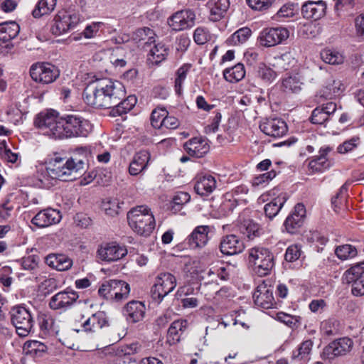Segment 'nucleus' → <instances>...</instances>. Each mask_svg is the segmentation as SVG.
<instances>
[{
  "label": "nucleus",
  "mask_w": 364,
  "mask_h": 364,
  "mask_svg": "<svg viewBox=\"0 0 364 364\" xmlns=\"http://www.w3.org/2000/svg\"><path fill=\"white\" fill-rule=\"evenodd\" d=\"M84 162L81 159L73 158H62L54 156L49 160L47 166L38 171V178L43 187L48 188L52 183L50 179L63 181H72L76 174L84 168Z\"/></svg>",
  "instance_id": "obj_1"
},
{
  "label": "nucleus",
  "mask_w": 364,
  "mask_h": 364,
  "mask_svg": "<svg viewBox=\"0 0 364 364\" xmlns=\"http://www.w3.org/2000/svg\"><path fill=\"white\" fill-rule=\"evenodd\" d=\"M127 220L132 230L139 235L149 236L156 227V222L150 208L138 205L127 213Z\"/></svg>",
  "instance_id": "obj_2"
},
{
  "label": "nucleus",
  "mask_w": 364,
  "mask_h": 364,
  "mask_svg": "<svg viewBox=\"0 0 364 364\" xmlns=\"http://www.w3.org/2000/svg\"><path fill=\"white\" fill-rule=\"evenodd\" d=\"M63 117H58V112L54 109H46L34 118V126L45 136L55 140H60Z\"/></svg>",
  "instance_id": "obj_3"
},
{
  "label": "nucleus",
  "mask_w": 364,
  "mask_h": 364,
  "mask_svg": "<svg viewBox=\"0 0 364 364\" xmlns=\"http://www.w3.org/2000/svg\"><path fill=\"white\" fill-rule=\"evenodd\" d=\"M63 127L60 140L73 137H85L92 132V124L84 117L77 114L63 117Z\"/></svg>",
  "instance_id": "obj_4"
},
{
  "label": "nucleus",
  "mask_w": 364,
  "mask_h": 364,
  "mask_svg": "<svg viewBox=\"0 0 364 364\" xmlns=\"http://www.w3.org/2000/svg\"><path fill=\"white\" fill-rule=\"evenodd\" d=\"M249 261L254 265L255 272L259 277L271 273L274 265V255L267 248L255 247L249 250Z\"/></svg>",
  "instance_id": "obj_5"
},
{
  "label": "nucleus",
  "mask_w": 364,
  "mask_h": 364,
  "mask_svg": "<svg viewBox=\"0 0 364 364\" xmlns=\"http://www.w3.org/2000/svg\"><path fill=\"white\" fill-rule=\"evenodd\" d=\"M155 36L152 29L144 27L137 29L132 36L133 40L136 43L144 42V49L148 51L147 64L149 67L157 65L159 63V48L154 39Z\"/></svg>",
  "instance_id": "obj_6"
},
{
  "label": "nucleus",
  "mask_w": 364,
  "mask_h": 364,
  "mask_svg": "<svg viewBox=\"0 0 364 364\" xmlns=\"http://www.w3.org/2000/svg\"><path fill=\"white\" fill-rule=\"evenodd\" d=\"M10 314L11 323L16 328L18 335L21 337L28 336L34 323L29 309L23 306H16L11 309Z\"/></svg>",
  "instance_id": "obj_7"
},
{
  "label": "nucleus",
  "mask_w": 364,
  "mask_h": 364,
  "mask_svg": "<svg viewBox=\"0 0 364 364\" xmlns=\"http://www.w3.org/2000/svg\"><path fill=\"white\" fill-rule=\"evenodd\" d=\"M79 14L65 10L59 11L53 20L50 32L54 36H60L75 28L80 23Z\"/></svg>",
  "instance_id": "obj_8"
},
{
  "label": "nucleus",
  "mask_w": 364,
  "mask_h": 364,
  "mask_svg": "<svg viewBox=\"0 0 364 364\" xmlns=\"http://www.w3.org/2000/svg\"><path fill=\"white\" fill-rule=\"evenodd\" d=\"M342 282L351 284V294L353 296H364V261L347 269L342 277Z\"/></svg>",
  "instance_id": "obj_9"
},
{
  "label": "nucleus",
  "mask_w": 364,
  "mask_h": 364,
  "mask_svg": "<svg viewBox=\"0 0 364 364\" xmlns=\"http://www.w3.org/2000/svg\"><path fill=\"white\" fill-rule=\"evenodd\" d=\"M354 343L349 337H342L331 341L326 346L322 352L323 360L332 362L336 358L345 356L353 348Z\"/></svg>",
  "instance_id": "obj_10"
},
{
  "label": "nucleus",
  "mask_w": 364,
  "mask_h": 364,
  "mask_svg": "<svg viewBox=\"0 0 364 364\" xmlns=\"http://www.w3.org/2000/svg\"><path fill=\"white\" fill-rule=\"evenodd\" d=\"M60 75L59 70L48 63H37L31 65L30 75L37 82L49 84L54 82Z\"/></svg>",
  "instance_id": "obj_11"
},
{
  "label": "nucleus",
  "mask_w": 364,
  "mask_h": 364,
  "mask_svg": "<svg viewBox=\"0 0 364 364\" xmlns=\"http://www.w3.org/2000/svg\"><path fill=\"white\" fill-rule=\"evenodd\" d=\"M97 254L102 261L112 262L125 257L127 255V250L124 245L116 242H105L99 246Z\"/></svg>",
  "instance_id": "obj_12"
},
{
  "label": "nucleus",
  "mask_w": 364,
  "mask_h": 364,
  "mask_svg": "<svg viewBox=\"0 0 364 364\" xmlns=\"http://www.w3.org/2000/svg\"><path fill=\"white\" fill-rule=\"evenodd\" d=\"M289 36V32L284 27L267 28L263 29L258 37L259 43L264 47L277 46Z\"/></svg>",
  "instance_id": "obj_13"
},
{
  "label": "nucleus",
  "mask_w": 364,
  "mask_h": 364,
  "mask_svg": "<svg viewBox=\"0 0 364 364\" xmlns=\"http://www.w3.org/2000/svg\"><path fill=\"white\" fill-rule=\"evenodd\" d=\"M79 298L78 293L67 288L53 295L49 301V306L53 310L66 311L71 308Z\"/></svg>",
  "instance_id": "obj_14"
},
{
  "label": "nucleus",
  "mask_w": 364,
  "mask_h": 364,
  "mask_svg": "<svg viewBox=\"0 0 364 364\" xmlns=\"http://www.w3.org/2000/svg\"><path fill=\"white\" fill-rule=\"evenodd\" d=\"M196 14L191 9H183L173 14L167 20L168 26L175 31L188 29L195 23Z\"/></svg>",
  "instance_id": "obj_15"
},
{
  "label": "nucleus",
  "mask_w": 364,
  "mask_h": 364,
  "mask_svg": "<svg viewBox=\"0 0 364 364\" xmlns=\"http://www.w3.org/2000/svg\"><path fill=\"white\" fill-rule=\"evenodd\" d=\"M114 92H82L85 102L95 108H113Z\"/></svg>",
  "instance_id": "obj_16"
},
{
  "label": "nucleus",
  "mask_w": 364,
  "mask_h": 364,
  "mask_svg": "<svg viewBox=\"0 0 364 364\" xmlns=\"http://www.w3.org/2000/svg\"><path fill=\"white\" fill-rule=\"evenodd\" d=\"M306 217V208L302 203H297L294 210L287 217L283 226L289 234H295L302 227Z\"/></svg>",
  "instance_id": "obj_17"
},
{
  "label": "nucleus",
  "mask_w": 364,
  "mask_h": 364,
  "mask_svg": "<svg viewBox=\"0 0 364 364\" xmlns=\"http://www.w3.org/2000/svg\"><path fill=\"white\" fill-rule=\"evenodd\" d=\"M327 4L323 0L306 1L301 8L302 16L308 20L317 21L326 14Z\"/></svg>",
  "instance_id": "obj_18"
},
{
  "label": "nucleus",
  "mask_w": 364,
  "mask_h": 364,
  "mask_svg": "<svg viewBox=\"0 0 364 364\" xmlns=\"http://www.w3.org/2000/svg\"><path fill=\"white\" fill-rule=\"evenodd\" d=\"M62 219L59 210L53 208H46L40 210L31 220V223L35 226L44 228L58 224Z\"/></svg>",
  "instance_id": "obj_19"
},
{
  "label": "nucleus",
  "mask_w": 364,
  "mask_h": 364,
  "mask_svg": "<svg viewBox=\"0 0 364 364\" xmlns=\"http://www.w3.org/2000/svg\"><path fill=\"white\" fill-rule=\"evenodd\" d=\"M267 196L272 197V199L264 205V210L266 216L272 220L279 213L286 203L287 196L286 193L281 192L276 188L269 191Z\"/></svg>",
  "instance_id": "obj_20"
},
{
  "label": "nucleus",
  "mask_w": 364,
  "mask_h": 364,
  "mask_svg": "<svg viewBox=\"0 0 364 364\" xmlns=\"http://www.w3.org/2000/svg\"><path fill=\"white\" fill-rule=\"evenodd\" d=\"M194 180V191L199 196H208L217 188L216 178L212 174L198 173Z\"/></svg>",
  "instance_id": "obj_21"
},
{
  "label": "nucleus",
  "mask_w": 364,
  "mask_h": 364,
  "mask_svg": "<svg viewBox=\"0 0 364 364\" xmlns=\"http://www.w3.org/2000/svg\"><path fill=\"white\" fill-rule=\"evenodd\" d=\"M259 129L265 134L274 138L284 136L288 131L286 122L279 118L266 119L259 124Z\"/></svg>",
  "instance_id": "obj_22"
},
{
  "label": "nucleus",
  "mask_w": 364,
  "mask_h": 364,
  "mask_svg": "<svg viewBox=\"0 0 364 364\" xmlns=\"http://www.w3.org/2000/svg\"><path fill=\"white\" fill-rule=\"evenodd\" d=\"M146 307L144 303L133 300L128 302L123 308L122 314L129 323H137L143 319Z\"/></svg>",
  "instance_id": "obj_23"
},
{
  "label": "nucleus",
  "mask_w": 364,
  "mask_h": 364,
  "mask_svg": "<svg viewBox=\"0 0 364 364\" xmlns=\"http://www.w3.org/2000/svg\"><path fill=\"white\" fill-rule=\"evenodd\" d=\"M243 241L238 236L231 234L223 237L220 241V249L223 255H233L243 251Z\"/></svg>",
  "instance_id": "obj_24"
},
{
  "label": "nucleus",
  "mask_w": 364,
  "mask_h": 364,
  "mask_svg": "<svg viewBox=\"0 0 364 364\" xmlns=\"http://www.w3.org/2000/svg\"><path fill=\"white\" fill-rule=\"evenodd\" d=\"M253 299L255 305L266 309L272 308L275 304L272 290L264 284L257 287Z\"/></svg>",
  "instance_id": "obj_25"
},
{
  "label": "nucleus",
  "mask_w": 364,
  "mask_h": 364,
  "mask_svg": "<svg viewBox=\"0 0 364 364\" xmlns=\"http://www.w3.org/2000/svg\"><path fill=\"white\" fill-rule=\"evenodd\" d=\"M186 152L191 156L200 158L209 151V144L201 137H194L184 144Z\"/></svg>",
  "instance_id": "obj_26"
},
{
  "label": "nucleus",
  "mask_w": 364,
  "mask_h": 364,
  "mask_svg": "<svg viewBox=\"0 0 364 364\" xmlns=\"http://www.w3.org/2000/svg\"><path fill=\"white\" fill-rule=\"evenodd\" d=\"M210 229L208 225H198L195 228L186 238L189 247L193 249L204 247L208 241V235Z\"/></svg>",
  "instance_id": "obj_27"
},
{
  "label": "nucleus",
  "mask_w": 364,
  "mask_h": 364,
  "mask_svg": "<svg viewBox=\"0 0 364 364\" xmlns=\"http://www.w3.org/2000/svg\"><path fill=\"white\" fill-rule=\"evenodd\" d=\"M107 323L105 314L102 311H98L92 314L81 324L80 329H74L76 332L83 331L87 333L96 332Z\"/></svg>",
  "instance_id": "obj_28"
},
{
  "label": "nucleus",
  "mask_w": 364,
  "mask_h": 364,
  "mask_svg": "<svg viewBox=\"0 0 364 364\" xmlns=\"http://www.w3.org/2000/svg\"><path fill=\"white\" fill-rule=\"evenodd\" d=\"M46 264L57 271H67L73 266V260L65 254L51 253L45 257Z\"/></svg>",
  "instance_id": "obj_29"
},
{
  "label": "nucleus",
  "mask_w": 364,
  "mask_h": 364,
  "mask_svg": "<svg viewBox=\"0 0 364 364\" xmlns=\"http://www.w3.org/2000/svg\"><path fill=\"white\" fill-rule=\"evenodd\" d=\"M332 151L329 146L321 147L318 151V156H316L309 162V170L311 173L322 172L330 166V163L327 159V155Z\"/></svg>",
  "instance_id": "obj_30"
},
{
  "label": "nucleus",
  "mask_w": 364,
  "mask_h": 364,
  "mask_svg": "<svg viewBox=\"0 0 364 364\" xmlns=\"http://www.w3.org/2000/svg\"><path fill=\"white\" fill-rule=\"evenodd\" d=\"M248 188L245 185H240L235 187L231 191L227 192L224 195L223 205L228 208L230 210H232L238 204L242 202H245L242 198H235V195L242 197L248 193Z\"/></svg>",
  "instance_id": "obj_31"
},
{
  "label": "nucleus",
  "mask_w": 364,
  "mask_h": 364,
  "mask_svg": "<svg viewBox=\"0 0 364 364\" xmlns=\"http://www.w3.org/2000/svg\"><path fill=\"white\" fill-rule=\"evenodd\" d=\"M150 159L149 151L142 150L137 152L133 157L129 166V173L132 176H136L143 171Z\"/></svg>",
  "instance_id": "obj_32"
},
{
  "label": "nucleus",
  "mask_w": 364,
  "mask_h": 364,
  "mask_svg": "<svg viewBox=\"0 0 364 364\" xmlns=\"http://www.w3.org/2000/svg\"><path fill=\"white\" fill-rule=\"evenodd\" d=\"M208 6L210 9L211 20L218 21L222 18L230 7L229 0H209Z\"/></svg>",
  "instance_id": "obj_33"
},
{
  "label": "nucleus",
  "mask_w": 364,
  "mask_h": 364,
  "mask_svg": "<svg viewBox=\"0 0 364 364\" xmlns=\"http://www.w3.org/2000/svg\"><path fill=\"white\" fill-rule=\"evenodd\" d=\"M94 91H126L123 84L118 80H112L110 78H100L91 82L89 85H94Z\"/></svg>",
  "instance_id": "obj_34"
},
{
  "label": "nucleus",
  "mask_w": 364,
  "mask_h": 364,
  "mask_svg": "<svg viewBox=\"0 0 364 364\" xmlns=\"http://www.w3.org/2000/svg\"><path fill=\"white\" fill-rule=\"evenodd\" d=\"M191 199L190 195L186 192L179 191L172 198V200L164 205L163 208L170 211L171 213L176 214L180 211L183 206L189 202Z\"/></svg>",
  "instance_id": "obj_35"
},
{
  "label": "nucleus",
  "mask_w": 364,
  "mask_h": 364,
  "mask_svg": "<svg viewBox=\"0 0 364 364\" xmlns=\"http://www.w3.org/2000/svg\"><path fill=\"white\" fill-rule=\"evenodd\" d=\"M114 104L111 111L113 117L120 116L129 112L136 104L137 98L134 95H129L124 100L117 102V99L114 100Z\"/></svg>",
  "instance_id": "obj_36"
},
{
  "label": "nucleus",
  "mask_w": 364,
  "mask_h": 364,
  "mask_svg": "<svg viewBox=\"0 0 364 364\" xmlns=\"http://www.w3.org/2000/svg\"><path fill=\"white\" fill-rule=\"evenodd\" d=\"M20 31L19 25L15 21L0 23V41L4 43L15 38Z\"/></svg>",
  "instance_id": "obj_37"
},
{
  "label": "nucleus",
  "mask_w": 364,
  "mask_h": 364,
  "mask_svg": "<svg viewBox=\"0 0 364 364\" xmlns=\"http://www.w3.org/2000/svg\"><path fill=\"white\" fill-rule=\"evenodd\" d=\"M186 326V320H177L173 321L168 330L167 343L171 346L178 343Z\"/></svg>",
  "instance_id": "obj_38"
},
{
  "label": "nucleus",
  "mask_w": 364,
  "mask_h": 364,
  "mask_svg": "<svg viewBox=\"0 0 364 364\" xmlns=\"http://www.w3.org/2000/svg\"><path fill=\"white\" fill-rule=\"evenodd\" d=\"M343 325L335 317H330L321 323V330L324 335L335 336L342 332Z\"/></svg>",
  "instance_id": "obj_39"
},
{
  "label": "nucleus",
  "mask_w": 364,
  "mask_h": 364,
  "mask_svg": "<svg viewBox=\"0 0 364 364\" xmlns=\"http://www.w3.org/2000/svg\"><path fill=\"white\" fill-rule=\"evenodd\" d=\"M43 100V92H33L29 96H25L22 95L20 97H18L16 100L18 105L21 107L23 112L27 114L29 112V108L31 106L41 103Z\"/></svg>",
  "instance_id": "obj_40"
},
{
  "label": "nucleus",
  "mask_w": 364,
  "mask_h": 364,
  "mask_svg": "<svg viewBox=\"0 0 364 364\" xmlns=\"http://www.w3.org/2000/svg\"><path fill=\"white\" fill-rule=\"evenodd\" d=\"M224 78L230 82H237L242 80L245 76V69L242 63H239L235 65L226 68L223 71Z\"/></svg>",
  "instance_id": "obj_41"
},
{
  "label": "nucleus",
  "mask_w": 364,
  "mask_h": 364,
  "mask_svg": "<svg viewBox=\"0 0 364 364\" xmlns=\"http://www.w3.org/2000/svg\"><path fill=\"white\" fill-rule=\"evenodd\" d=\"M47 350V346L38 341H27L23 346V351L27 355L41 357Z\"/></svg>",
  "instance_id": "obj_42"
},
{
  "label": "nucleus",
  "mask_w": 364,
  "mask_h": 364,
  "mask_svg": "<svg viewBox=\"0 0 364 364\" xmlns=\"http://www.w3.org/2000/svg\"><path fill=\"white\" fill-rule=\"evenodd\" d=\"M252 35V31L243 27L233 33L227 40L226 43L230 46H239L245 43Z\"/></svg>",
  "instance_id": "obj_43"
},
{
  "label": "nucleus",
  "mask_w": 364,
  "mask_h": 364,
  "mask_svg": "<svg viewBox=\"0 0 364 364\" xmlns=\"http://www.w3.org/2000/svg\"><path fill=\"white\" fill-rule=\"evenodd\" d=\"M56 0H40L35 6L32 11V15L34 18H41L44 15H48L51 13L55 6Z\"/></svg>",
  "instance_id": "obj_44"
},
{
  "label": "nucleus",
  "mask_w": 364,
  "mask_h": 364,
  "mask_svg": "<svg viewBox=\"0 0 364 364\" xmlns=\"http://www.w3.org/2000/svg\"><path fill=\"white\" fill-rule=\"evenodd\" d=\"M239 232L250 240L259 235V225L252 220H245L238 225Z\"/></svg>",
  "instance_id": "obj_45"
},
{
  "label": "nucleus",
  "mask_w": 364,
  "mask_h": 364,
  "mask_svg": "<svg viewBox=\"0 0 364 364\" xmlns=\"http://www.w3.org/2000/svg\"><path fill=\"white\" fill-rule=\"evenodd\" d=\"M9 121L14 124H20L23 122V117L26 114L18 105L17 102L12 101L8 106L6 111Z\"/></svg>",
  "instance_id": "obj_46"
},
{
  "label": "nucleus",
  "mask_w": 364,
  "mask_h": 364,
  "mask_svg": "<svg viewBox=\"0 0 364 364\" xmlns=\"http://www.w3.org/2000/svg\"><path fill=\"white\" fill-rule=\"evenodd\" d=\"M121 205L119 200L117 198H107L102 203V209L109 216L114 217L119 213Z\"/></svg>",
  "instance_id": "obj_47"
},
{
  "label": "nucleus",
  "mask_w": 364,
  "mask_h": 364,
  "mask_svg": "<svg viewBox=\"0 0 364 364\" xmlns=\"http://www.w3.org/2000/svg\"><path fill=\"white\" fill-rule=\"evenodd\" d=\"M282 88L284 90L298 91L304 88V83L299 75H291L283 78Z\"/></svg>",
  "instance_id": "obj_48"
},
{
  "label": "nucleus",
  "mask_w": 364,
  "mask_h": 364,
  "mask_svg": "<svg viewBox=\"0 0 364 364\" xmlns=\"http://www.w3.org/2000/svg\"><path fill=\"white\" fill-rule=\"evenodd\" d=\"M321 58L323 62L331 65H340L344 61L343 55L337 50L324 49L321 52Z\"/></svg>",
  "instance_id": "obj_49"
},
{
  "label": "nucleus",
  "mask_w": 364,
  "mask_h": 364,
  "mask_svg": "<svg viewBox=\"0 0 364 364\" xmlns=\"http://www.w3.org/2000/svg\"><path fill=\"white\" fill-rule=\"evenodd\" d=\"M114 301H121L127 299L130 292L129 284L122 280L114 279Z\"/></svg>",
  "instance_id": "obj_50"
},
{
  "label": "nucleus",
  "mask_w": 364,
  "mask_h": 364,
  "mask_svg": "<svg viewBox=\"0 0 364 364\" xmlns=\"http://www.w3.org/2000/svg\"><path fill=\"white\" fill-rule=\"evenodd\" d=\"M176 286V278L170 273L161 274V287L164 294L161 293V301L162 298L171 292Z\"/></svg>",
  "instance_id": "obj_51"
},
{
  "label": "nucleus",
  "mask_w": 364,
  "mask_h": 364,
  "mask_svg": "<svg viewBox=\"0 0 364 364\" xmlns=\"http://www.w3.org/2000/svg\"><path fill=\"white\" fill-rule=\"evenodd\" d=\"M0 157L8 163L15 164L19 159V154L9 149L6 140H1L0 141Z\"/></svg>",
  "instance_id": "obj_52"
},
{
  "label": "nucleus",
  "mask_w": 364,
  "mask_h": 364,
  "mask_svg": "<svg viewBox=\"0 0 364 364\" xmlns=\"http://www.w3.org/2000/svg\"><path fill=\"white\" fill-rule=\"evenodd\" d=\"M295 11L296 5L289 2L282 5L272 16V18L275 21H283L285 18L293 17L295 15Z\"/></svg>",
  "instance_id": "obj_53"
},
{
  "label": "nucleus",
  "mask_w": 364,
  "mask_h": 364,
  "mask_svg": "<svg viewBox=\"0 0 364 364\" xmlns=\"http://www.w3.org/2000/svg\"><path fill=\"white\" fill-rule=\"evenodd\" d=\"M192 65L186 63L181 65L176 71V76L175 79V90L181 91L183 84L187 77L188 73L191 70Z\"/></svg>",
  "instance_id": "obj_54"
},
{
  "label": "nucleus",
  "mask_w": 364,
  "mask_h": 364,
  "mask_svg": "<svg viewBox=\"0 0 364 364\" xmlns=\"http://www.w3.org/2000/svg\"><path fill=\"white\" fill-rule=\"evenodd\" d=\"M313 343L310 340H306L301 343L299 347L292 353V358L297 360H307L309 355Z\"/></svg>",
  "instance_id": "obj_55"
},
{
  "label": "nucleus",
  "mask_w": 364,
  "mask_h": 364,
  "mask_svg": "<svg viewBox=\"0 0 364 364\" xmlns=\"http://www.w3.org/2000/svg\"><path fill=\"white\" fill-rule=\"evenodd\" d=\"M257 75L265 83H271L277 77V73L263 63L259 64Z\"/></svg>",
  "instance_id": "obj_56"
},
{
  "label": "nucleus",
  "mask_w": 364,
  "mask_h": 364,
  "mask_svg": "<svg viewBox=\"0 0 364 364\" xmlns=\"http://www.w3.org/2000/svg\"><path fill=\"white\" fill-rule=\"evenodd\" d=\"M335 253L339 259L346 260L356 256L357 250L351 245H343L338 246L336 249Z\"/></svg>",
  "instance_id": "obj_57"
},
{
  "label": "nucleus",
  "mask_w": 364,
  "mask_h": 364,
  "mask_svg": "<svg viewBox=\"0 0 364 364\" xmlns=\"http://www.w3.org/2000/svg\"><path fill=\"white\" fill-rule=\"evenodd\" d=\"M193 38L197 45H204L210 41L211 34L207 28L199 26L195 29Z\"/></svg>",
  "instance_id": "obj_58"
},
{
  "label": "nucleus",
  "mask_w": 364,
  "mask_h": 364,
  "mask_svg": "<svg viewBox=\"0 0 364 364\" xmlns=\"http://www.w3.org/2000/svg\"><path fill=\"white\" fill-rule=\"evenodd\" d=\"M114 279L105 281L98 289L99 295L107 300L114 301Z\"/></svg>",
  "instance_id": "obj_59"
},
{
  "label": "nucleus",
  "mask_w": 364,
  "mask_h": 364,
  "mask_svg": "<svg viewBox=\"0 0 364 364\" xmlns=\"http://www.w3.org/2000/svg\"><path fill=\"white\" fill-rule=\"evenodd\" d=\"M19 263L23 269L33 272L38 267L39 256L36 255L25 256L19 260Z\"/></svg>",
  "instance_id": "obj_60"
},
{
  "label": "nucleus",
  "mask_w": 364,
  "mask_h": 364,
  "mask_svg": "<svg viewBox=\"0 0 364 364\" xmlns=\"http://www.w3.org/2000/svg\"><path fill=\"white\" fill-rule=\"evenodd\" d=\"M276 0H246L247 5L254 11H266L269 10Z\"/></svg>",
  "instance_id": "obj_61"
},
{
  "label": "nucleus",
  "mask_w": 364,
  "mask_h": 364,
  "mask_svg": "<svg viewBox=\"0 0 364 364\" xmlns=\"http://www.w3.org/2000/svg\"><path fill=\"white\" fill-rule=\"evenodd\" d=\"M277 176V172L274 170H271L269 172L259 174L253 178L252 184L253 186H264L268 184Z\"/></svg>",
  "instance_id": "obj_62"
},
{
  "label": "nucleus",
  "mask_w": 364,
  "mask_h": 364,
  "mask_svg": "<svg viewBox=\"0 0 364 364\" xmlns=\"http://www.w3.org/2000/svg\"><path fill=\"white\" fill-rule=\"evenodd\" d=\"M277 319L279 321L285 323L290 328H294L297 327L300 317L297 316H291L284 312H279L277 314Z\"/></svg>",
  "instance_id": "obj_63"
},
{
  "label": "nucleus",
  "mask_w": 364,
  "mask_h": 364,
  "mask_svg": "<svg viewBox=\"0 0 364 364\" xmlns=\"http://www.w3.org/2000/svg\"><path fill=\"white\" fill-rule=\"evenodd\" d=\"M328 117L320 107L315 108L311 113L310 121L315 124H323L328 120Z\"/></svg>",
  "instance_id": "obj_64"
}]
</instances>
